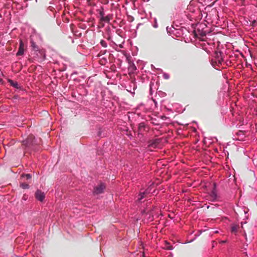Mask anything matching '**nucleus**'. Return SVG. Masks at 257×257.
Here are the masks:
<instances>
[{
  "mask_svg": "<svg viewBox=\"0 0 257 257\" xmlns=\"http://www.w3.org/2000/svg\"><path fill=\"white\" fill-rule=\"evenodd\" d=\"M105 185L103 183H101L98 186H96L94 189V193L96 194H101L103 192L105 189Z\"/></svg>",
  "mask_w": 257,
  "mask_h": 257,
  "instance_id": "nucleus-8",
  "label": "nucleus"
},
{
  "mask_svg": "<svg viewBox=\"0 0 257 257\" xmlns=\"http://www.w3.org/2000/svg\"><path fill=\"white\" fill-rule=\"evenodd\" d=\"M238 226L235 224H233L231 227V231L232 232H236L237 231Z\"/></svg>",
  "mask_w": 257,
  "mask_h": 257,
  "instance_id": "nucleus-20",
  "label": "nucleus"
},
{
  "mask_svg": "<svg viewBox=\"0 0 257 257\" xmlns=\"http://www.w3.org/2000/svg\"><path fill=\"white\" fill-rule=\"evenodd\" d=\"M151 123L155 125H159L160 124L158 122V120L156 118H152L151 119Z\"/></svg>",
  "mask_w": 257,
  "mask_h": 257,
  "instance_id": "nucleus-22",
  "label": "nucleus"
},
{
  "mask_svg": "<svg viewBox=\"0 0 257 257\" xmlns=\"http://www.w3.org/2000/svg\"><path fill=\"white\" fill-rule=\"evenodd\" d=\"M222 55L223 54L221 52H216L214 59L212 60V62H215L217 65H221L223 61Z\"/></svg>",
  "mask_w": 257,
  "mask_h": 257,
  "instance_id": "nucleus-3",
  "label": "nucleus"
},
{
  "mask_svg": "<svg viewBox=\"0 0 257 257\" xmlns=\"http://www.w3.org/2000/svg\"><path fill=\"white\" fill-rule=\"evenodd\" d=\"M198 231L199 232V234H197V235H196V237H195V238L191 240V241H190L189 242H192L193 240H194L195 238H196L198 236H199L202 233V231L201 230H199Z\"/></svg>",
  "mask_w": 257,
  "mask_h": 257,
  "instance_id": "nucleus-26",
  "label": "nucleus"
},
{
  "mask_svg": "<svg viewBox=\"0 0 257 257\" xmlns=\"http://www.w3.org/2000/svg\"><path fill=\"white\" fill-rule=\"evenodd\" d=\"M226 242V240H221L220 241V243L221 244H223Z\"/></svg>",
  "mask_w": 257,
  "mask_h": 257,
  "instance_id": "nucleus-29",
  "label": "nucleus"
},
{
  "mask_svg": "<svg viewBox=\"0 0 257 257\" xmlns=\"http://www.w3.org/2000/svg\"><path fill=\"white\" fill-rule=\"evenodd\" d=\"M73 74H76V72H73Z\"/></svg>",
  "mask_w": 257,
  "mask_h": 257,
  "instance_id": "nucleus-35",
  "label": "nucleus"
},
{
  "mask_svg": "<svg viewBox=\"0 0 257 257\" xmlns=\"http://www.w3.org/2000/svg\"><path fill=\"white\" fill-rule=\"evenodd\" d=\"M31 142L32 141L29 139H27L22 142V145L26 148L30 147Z\"/></svg>",
  "mask_w": 257,
  "mask_h": 257,
  "instance_id": "nucleus-12",
  "label": "nucleus"
},
{
  "mask_svg": "<svg viewBox=\"0 0 257 257\" xmlns=\"http://www.w3.org/2000/svg\"><path fill=\"white\" fill-rule=\"evenodd\" d=\"M8 82L10 83L11 85L13 87H14V88H19V85L17 82L14 81L13 80H12L11 79H9Z\"/></svg>",
  "mask_w": 257,
  "mask_h": 257,
  "instance_id": "nucleus-14",
  "label": "nucleus"
},
{
  "mask_svg": "<svg viewBox=\"0 0 257 257\" xmlns=\"http://www.w3.org/2000/svg\"><path fill=\"white\" fill-rule=\"evenodd\" d=\"M160 143V141L159 139H155L152 141V142L150 144V146H151L152 147H156Z\"/></svg>",
  "mask_w": 257,
  "mask_h": 257,
  "instance_id": "nucleus-13",
  "label": "nucleus"
},
{
  "mask_svg": "<svg viewBox=\"0 0 257 257\" xmlns=\"http://www.w3.org/2000/svg\"><path fill=\"white\" fill-rule=\"evenodd\" d=\"M154 85V83L153 82H151L150 84V93H152V86Z\"/></svg>",
  "mask_w": 257,
  "mask_h": 257,
  "instance_id": "nucleus-25",
  "label": "nucleus"
},
{
  "mask_svg": "<svg viewBox=\"0 0 257 257\" xmlns=\"http://www.w3.org/2000/svg\"><path fill=\"white\" fill-rule=\"evenodd\" d=\"M36 2H37V0H35Z\"/></svg>",
  "mask_w": 257,
  "mask_h": 257,
  "instance_id": "nucleus-36",
  "label": "nucleus"
},
{
  "mask_svg": "<svg viewBox=\"0 0 257 257\" xmlns=\"http://www.w3.org/2000/svg\"><path fill=\"white\" fill-rule=\"evenodd\" d=\"M22 178H26L27 180L30 179L32 178V175L30 174H22L21 175Z\"/></svg>",
  "mask_w": 257,
  "mask_h": 257,
  "instance_id": "nucleus-19",
  "label": "nucleus"
},
{
  "mask_svg": "<svg viewBox=\"0 0 257 257\" xmlns=\"http://www.w3.org/2000/svg\"><path fill=\"white\" fill-rule=\"evenodd\" d=\"M166 30L168 34L170 35H171L172 34H174V30H176V29L173 26L171 27H167Z\"/></svg>",
  "mask_w": 257,
  "mask_h": 257,
  "instance_id": "nucleus-15",
  "label": "nucleus"
},
{
  "mask_svg": "<svg viewBox=\"0 0 257 257\" xmlns=\"http://www.w3.org/2000/svg\"><path fill=\"white\" fill-rule=\"evenodd\" d=\"M210 32V28L204 23H198L194 30L195 37L202 41H206V35Z\"/></svg>",
  "mask_w": 257,
  "mask_h": 257,
  "instance_id": "nucleus-1",
  "label": "nucleus"
},
{
  "mask_svg": "<svg viewBox=\"0 0 257 257\" xmlns=\"http://www.w3.org/2000/svg\"><path fill=\"white\" fill-rule=\"evenodd\" d=\"M146 193H147L145 191L140 192V193L138 195L137 201L139 202H141L142 200L144 198L145 195Z\"/></svg>",
  "mask_w": 257,
  "mask_h": 257,
  "instance_id": "nucleus-11",
  "label": "nucleus"
},
{
  "mask_svg": "<svg viewBox=\"0 0 257 257\" xmlns=\"http://www.w3.org/2000/svg\"><path fill=\"white\" fill-rule=\"evenodd\" d=\"M20 187L23 189H29L30 187V186L28 184H27L26 183H21L20 185Z\"/></svg>",
  "mask_w": 257,
  "mask_h": 257,
  "instance_id": "nucleus-18",
  "label": "nucleus"
},
{
  "mask_svg": "<svg viewBox=\"0 0 257 257\" xmlns=\"http://www.w3.org/2000/svg\"><path fill=\"white\" fill-rule=\"evenodd\" d=\"M163 77L165 79H168L170 78V75L167 73H163Z\"/></svg>",
  "mask_w": 257,
  "mask_h": 257,
  "instance_id": "nucleus-24",
  "label": "nucleus"
},
{
  "mask_svg": "<svg viewBox=\"0 0 257 257\" xmlns=\"http://www.w3.org/2000/svg\"><path fill=\"white\" fill-rule=\"evenodd\" d=\"M222 55L223 54L221 52H216L214 59L212 60V62H215L217 65H221L223 61Z\"/></svg>",
  "mask_w": 257,
  "mask_h": 257,
  "instance_id": "nucleus-4",
  "label": "nucleus"
},
{
  "mask_svg": "<svg viewBox=\"0 0 257 257\" xmlns=\"http://www.w3.org/2000/svg\"><path fill=\"white\" fill-rule=\"evenodd\" d=\"M126 90L134 95L135 93V91L137 88V84L134 81H131L128 86L126 87Z\"/></svg>",
  "mask_w": 257,
  "mask_h": 257,
  "instance_id": "nucleus-6",
  "label": "nucleus"
},
{
  "mask_svg": "<svg viewBox=\"0 0 257 257\" xmlns=\"http://www.w3.org/2000/svg\"><path fill=\"white\" fill-rule=\"evenodd\" d=\"M147 126L145 122H141L139 124L138 130L140 134L143 133V132L146 131Z\"/></svg>",
  "mask_w": 257,
  "mask_h": 257,
  "instance_id": "nucleus-10",
  "label": "nucleus"
},
{
  "mask_svg": "<svg viewBox=\"0 0 257 257\" xmlns=\"http://www.w3.org/2000/svg\"><path fill=\"white\" fill-rule=\"evenodd\" d=\"M104 54V51L103 53H101V55H103Z\"/></svg>",
  "mask_w": 257,
  "mask_h": 257,
  "instance_id": "nucleus-33",
  "label": "nucleus"
},
{
  "mask_svg": "<svg viewBox=\"0 0 257 257\" xmlns=\"http://www.w3.org/2000/svg\"><path fill=\"white\" fill-rule=\"evenodd\" d=\"M35 196L37 200L40 202H42L45 198V194L41 190L38 189L35 192Z\"/></svg>",
  "mask_w": 257,
  "mask_h": 257,
  "instance_id": "nucleus-7",
  "label": "nucleus"
},
{
  "mask_svg": "<svg viewBox=\"0 0 257 257\" xmlns=\"http://www.w3.org/2000/svg\"><path fill=\"white\" fill-rule=\"evenodd\" d=\"M98 11L99 12V15L100 17V20L101 21L102 19L104 17V10L102 7L101 8L100 10H98Z\"/></svg>",
  "mask_w": 257,
  "mask_h": 257,
  "instance_id": "nucleus-17",
  "label": "nucleus"
},
{
  "mask_svg": "<svg viewBox=\"0 0 257 257\" xmlns=\"http://www.w3.org/2000/svg\"><path fill=\"white\" fill-rule=\"evenodd\" d=\"M110 20V17L109 15H107L106 16H104V17L102 19L101 21L104 22L106 23H109Z\"/></svg>",
  "mask_w": 257,
  "mask_h": 257,
  "instance_id": "nucleus-21",
  "label": "nucleus"
},
{
  "mask_svg": "<svg viewBox=\"0 0 257 257\" xmlns=\"http://www.w3.org/2000/svg\"><path fill=\"white\" fill-rule=\"evenodd\" d=\"M2 81V79L0 78V82Z\"/></svg>",
  "mask_w": 257,
  "mask_h": 257,
  "instance_id": "nucleus-34",
  "label": "nucleus"
},
{
  "mask_svg": "<svg viewBox=\"0 0 257 257\" xmlns=\"http://www.w3.org/2000/svg\"><path fill=\"white\" fill-rule=\"evenodd\" d=\"M153 101L155 104L156 107H157V102L155 99H153Z\"/></svg>",
  "mask_w": 257,
  "mask_h": 257,
  "instance_id": "nucleus-28",
  "label": "nucleus"
},
{
  "mask_svg": "<svg viewBox=\"0 0 257 257\" xmlns=\"http://www.w3.org/2000/svg\"><path fill=\"white\" fill-rule=\"evenodd\" d=\"M103 59H104V61H105V62L106 61V59H105H105L103 58Z\"/></svg>",
  "mask_w": 257,
  "mask_h": 257,
  "instance_id": "nucleus-32",
  "label": "nucleus"
},
{
  "mask_svg": "<svg viewBox=\"0 0 257 257\" xmlns=\"http://www.w3.org/2000/svg\"><path fill=\"white\" fill-rule=\"evenodd\" d=\"M166 118V117L165 116H162V118L163 119H165V118Z\"/></svg>",
  "mask_w": 257,
  "mask_h": 257,
  "instance_id": "nucleus-30",
  "label": "nucleus"
},
{
  "mask_svg": "<svg viewBox=\"0 0 257 257\" xmlns=\"http://www.w3.org/2000/svg\"><path fill=\"white\" fill-rule=\"evenodd\" d=\"M31 47H32L33 50L35 51L36 54L39 55L40 54V56H43L44 58H45V54L43 50L40 49L38 46L36 44L34 41L32 39H31Z\"/></svg>",
  "mask_w": 257,
  "mask_h": 257,
  "instance_id": "nucleus-2",
  "label": "nucleus"
},
{
  "mask_svg": "<svg viewBox=\"0 0 257 257\" xmlns=\"http://www.w3.org/2000/svg\"><path fill=\"white\" fill-rule=\"evenodd\" d=\"M24 53V45L23 42L22 40L20 41V45L19 47V50L17 53H16V55L17 56H22Z\"/></svg>",
  "mask_w": 257,
  "mask_h": 257,
  "instance_id": "nucleus-9",
  "label": "nucleus"
},
{
  "mask_svg": "<svg viewBox=\"0 0 257 257\" xmlns=\"http://www.w3.org/2000/svg\"><path fill=\"white\" fill-rule=\"evenodd\" d=\"M98 135L99 137H100V132H98Z\"/></svg>",
  "mask_w": 257,
  "mask_h": 257,
  "instance_id": "nucleus-31",
  "label": "nucleus"
},
{
  "mask_svg": "<svg viewBox=\"0 0 257 257\" xmlns=\"http://www.w3.org/2000/svg\"><path fill=\"white\" fill-rule=\"evenodd\" d=\"M100 43L101 45L104 48H106L107 47V44L104 40H101Z\"/></svg>",
  "mask_w": 257,
  "mask_h": 257,
  "instance_id": "nucleus-23",
  "label": "nucleus"
},
{
  "mask_svg": "<svg viewBox=\"0 0 257 257\" xmlns=\"http://www.w3.org/2000/svg\"><path fill=\"white\" fill-rule=\"evenodd\" d=\"M213 185V187L210 192V196L211 198L212 201H215L218 200V195L216 190L217 186L215 183H214Z\"/></svg>",
  "mask_w": 257,
  "mask_h": 257,
  "instance_id": "nucleus-5",
  "label": "nucleus"
},
{
  "mask_svg": "<svg viewBox=\"0 0 257 257\" xmlns=\"http://www.w3.org/2000/svg\"><path fill=\"white\" fill-rule=\"evenodd\" d=\"M153 26L154 28H158V27L156 19H155V24H154Z\"/></svg>",
  "mask_w": 257,
  "mask_h": 257,
  "instance_id": "nucleus-27",
  "label": "nucleus"
},
{
  "mask_svg": "<svg viewBox=\"0 0 257 257\" xmlns=\"http://www.w3.org/2000/svg\"><path fill=\"white\" fill-rule=\"evenodd\" d=\"M165 249L167 250H172L173 249V247L172 245L170 244L167 241H165V246L164 247Z\"/></svg>",
  "mask_w": 257,
  "mask_h": 257,
  "instance_id": "nucleus-16",
  "label": "nucleus"
}]
</instances>
